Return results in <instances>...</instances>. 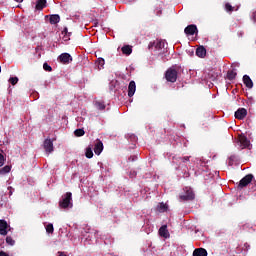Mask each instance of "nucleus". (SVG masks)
I'll return each mask as SVG.
<instances>
[{
    "label": "nucleus",
    "mask_w": 256,
    "mask_h": 256,
    "mask_svg": "<svg viewBox=\"0 0 256 256\" xmlns=\"http://www.w3.org/2000/svg\"><path fill=\"white\" fill-rule=\"evenodd\" d=\"M177 76H178L177 70H175L173 68H169L165 72V79L169 83H175L177 81Z\"/></svg>",
    "instance_id": "nucleus-3"
},
{
    "label": "nucleus",
    "mask_w": 256,
    "mask_h": 256,
    "mask_svg": "<svg viewBox=\"0 0 256 256\" xmlns=\"http://www.w3.org/2000/svg\"><path fill=\"white\" fill-rule=\"evenodd\" d=\"M218 77L219 75L215 71H210L208 73V79H210V81H215Z\"/></svg>",
    "instance_id": "nucleus-24"
},
{
    "label": "nucleus",
    "mask_w": 256,
    "mask_h": 256,
    "mask_svg": "<svg viewBox=\"0 0 256 256\" xmlns=\"http://www.w3.org/2000/svg\"><path fill=\"white\" fill-rule=\"evenodd\" d=\"M95 107L99 110V111H104L105 109V102L103 101H96L95 102Z\"/></svg>",
    "instance_id": "nucleus-22"
},
{
    "label": "nucleus",
    "mask_w": 256,
    "mask_h": 256,
    "mask_svg": "<svg viewBox=\"0 0 256 256\" xmlns=\"http://www.w3.org/2000/svg\"><path fill=\"white\" fill-rule=\"evenodd\" d=\"M95 25H97V22H95Z\"/></svg>",
    "instance_id": "nucleus-45"
},
{
    "label": "nucleus",
    "mask_w": 256,
    "mask_h": 256,
    "mask_svg": "<svg viewBox=\"0 0 256 256\" xmlns=\"http://www.w3.org/2000/svg\"><path fill=\"white\" fill-rule=\"evenodd\" d=\"M58 256H67V254H65V252H58Z\"/></svg>",
    "instance_id": "nucleus-41"
},
{
    "label": "nucleus",
    "mask_w": 256,
    "mask_h": 256,
    "mask_svg": "<svg viewBox=\"0 0 256 256\" xmlns=\"http://www.w3.org/2000/svg\"><path fill=\"white\" fill-rule=\"evenodd\" d=\"M184 33L186 35H195V33H198L197 25L190 24L184 29Z\"/></svg>",
    "instance_id": "nucleus-9"
},
{
    "label": "nucleus",
    "mask_w": 256,
    "mask_h": 256,
    "mask_svg": "<svg viewBox=\"0 0 256 256\" xmlns=\"http://www.w3.org/2000/svg\"><path fill=\"white\" fill-rule=\"evenodd\" d=\"M181 201H193L195 199V192L191 187H185L184 193L180 195Z\"/></svg>",
    "instance_id": "nucleus-2"
},
{
    "label": "nucleus",
    "mask_w": 256,
    "mask_h": 256,
    "mask_svg": "<svg viewBox=\"0 0 256 256\" xmlns=\"http://www.w3.org/2000/svg\"><path fill=\"white\" fill-rule=\"evenodd\" d=\"M74 135H75V137H83V135H85V130H83V129H76L75 131H74Z\"/></svg>",
    "instance_id": "nucleus-27"
},
{
    "label": "nucleus",
    "mask_w": 256,
    "mask_h": 256,
    "mask_svg": "<svg viewBox=\"0 0 256 256\" xmlns=\"http://www.w3.org/2000/svg\"><path fill=\"white\" fill-rule=\"evenodd\" d=\"M207 250L205 248H196L193 251V256H207Z\"/></svg>",
    "instance_id": "nucleus-17"
},
{
    "label": "nucleus",
    "mask_w": 256,
    "mask_h": 256,
    "mask_svg": "<svg viewBox=\"0 0 256 256\" xmlns=\"http://www.w3.org/2000/svg\"><path fill=\"white\" fill-rule=\"evenodd\" d=\"M235 119H238L239 121H243L247 117V109L245 108H239L235 114Z\"/></svg>",
    "instance_id": "nucleus-6"
},
{
    "label": "nucleus",
    "mask_w": 256,
    "mask_h": 256,
    "mask_svg": "<svg viewBox=\"0 0 256 256\" xmlns=\"http://www.w3.org/2000/svg\"><path fill=\"white\" fill-rule=\"evenodd\" d=\"M96 65H98V69L101 70V68L105 65V59L98 58V60L96 61Z\"/></svg>",
    "instance_id": "nucleus-28"
},
{
    "label": "nucleus",
    "mask_w": 256,
    "mask_h": 256,
    "mask_svg": "<svg viewBox=\"0 0 256 256\" xmlns=\"http://www.w3.org/2000/svg\"><path fill=\"white\" fill-rule=\"evenodd\" d=\"M47 7V0H37L35 4V11H43Z\"/></svg>",
    "instance_id": "nucleus-10"
},
{
    "label": "nucleus",
    "mask_w": 256,
    "mask_h": 256,
    "mask_svg": "<svg viewBox=\"0 0 256 256\" xmlns=\"http://www.w3.org/2000/svg\"><path fill=\"white\" fill-rule=\"evenodd\" d=\"M16 3H23V0H14Z\"/></svg>",
    "instance_id": "nucleus-42"
},
{
    "label": "nucleus",
    "mask_w": 256,
    "mask_h": 256,
    "mask_svg": "<svg viewBox=\"0 0 256 256\" xmlns=\"http://www.w3.org/2000/svg\"><path fill=\"white\" fill-rule=\"evenodd\" d=\"M176 159V161H179L180 163H188L189 159H191L190 156H185V157H178V158H173Z\"/></svg>",
    "instance_id": "nucleus-26"
},
{
    "label": "nucleus",
    "mask_w": 256,
    "mask_h": 256,
    "mask_svg": "<svg viewBox=\"0 0 256 256\" xmlns=\"http://www.w3.org/2000/svg\"><path fill=\"white\" fill-rule=\"evenodd\" d=\"M196 55L197 57L204 59V57L207 55V49H205L203 46L198 47L196 49Z\"/></svg>",
    "instance_id": "nucleus-16"
},
{
    "label": "nucleus",
    "mask_w": 256,
    "mask_h": 256,
    "mask_svg": "<svg viewBox=\"0 0 256 256\" xmlns=\"http://www.w3.org/2000/svg\"><path fill=\"white\" fill-rule=\"evenodd\" d=\"M163 47H165V42L158 40L155 44V48L156 49H163Z\"/></svg>",
    "instance_id": "nucleus-31"
},
{
    "label": "nucleus",
    "mask_w": 256,
    "mask_h": 256,
    "mask_svg": "<svg viewBox=\"0 0 256 256\" xmlns=\"http://www.w3.org/2000/svg\"><path fill=\"white\" fill-rule=\"evenodd\" d=\"M8 191H9V197H11V195H13V187L9 186Z\"/></svg>",
    "instance_id": "nucleus-38"
},
{
    "label": "nucleus",
    "mask_w": 256,
    "mask_h": 256,
    "mask_svg": "<svg viewBox=\"0 0 256 256\" xmlns=\"http://www.w3.org/2000/svg\"><path fill=\"white\" fill-rule=\"evenodd\" d=\"M73 194L71 192H67L62 196V200L59 202V207L61 209H68V207H73Z\"/></svg>",
    "instance_id": "nucleus-1"
},
{
    "label": "nucleus",
    "mask_w": 256,
    "mask_h": 256,
    "mask_svg": "<svg viewBox=\"0 0 256 256\" xmlns=\"http://www.w3.org/2000/svg\"><path fill=\"white\" fill-rule=\"evenodd\" d=\"M9 224L5 220H0V235H7L9 233Z\"/></svg>",
    "instance_id": "nucleus-8"
},
{
    "label": "nucleus",
    "mask_w": 256,
    "mask_h": 256,
    "mask_svg": "<svg viewBox=\"0 0 256 256\" xmlns=\"http://www.w3.org/2000/svg\"><path fill=\"white\" fill-rule=\"evenodd\" d=\"M6 243L7 245H10L11 247H13V245H15V240L11 236H7Z\"/></svg>",
    "instance_id": "nucleus-30"
},
{
    "label": "nucleus",
    "mask_w": 256,
    "mask_h": 256,
    "mask_svg": "<svg viewBox=\"0 0 256 256\" xmlns=\"http://www.w3.org/2000/svg\"><path fill=\"white\" fill-rule=\"evenodd\" d=\"M121 51L123 55H131V53H133V49L129 45L123 46Z\"/></svg>",
    "instance_id": "nucleus-20"
},
{
    "label": "nucleus",
    "mask_w": 256,
    "mask_h": 256,
    "mask_svg": "<svg viewBox=\"0 0 256 256\" xmlns=\"http://www.w3.org/2000/svg\"><path fill=\"white\" fill-rule=\"evenodd\" d=\"M254 179L253 174H248L246 176H244L238 183V189H244V187H247V185H249V183H252Z\"/></svg>",
    "instance_id": "nucleus-4"
},
{
    "label": "nucleus",
    "mask_w": 256,
    "mask_h": 256,
    "mask_svg": "<svg viewBox=\"0 0 256 256\" xmlns=\"http://www.w3.org/2000/svg\"><path fill=\"white\" fill-rule=\"evenodd\" d=\"M43 147H44L46 153H53V151H54L53 141H51V139H49V138L44 140Z\"/></svg>",
    "instance_id": "nucleus-7"
},
{
    "label": "nucleus",
    "mask_w": 256,
    "mask_h": 256,
    "mask_svg": "<svg viewBox=\"0 0 256 256\" xmlns=\"http://www.w3.org/2000/svg\"><path fill=\"white\" fill-rule=\"evenodd\" d=\"M239 143L241 144V147L243 149H247V147H249V145H251V142L249 141V139H247V136H245V135L239 136Z\"/></svg>",
    "instance_id": "nucleus-11"
},
{
    "label": "nucleus",
    "mask_w": 256,
    "mask_h": 256,
    "mask_svg": "<svg viewBox=\"0 0 256 256\" xmlns=\"http://www.w3.org/2000/svg\"><path fill=\"white\" fill-rule=\"evenodd\" d=\"M156 42H150L148 45V49H153V47H155Z\"/></svg>",
    "instance_id": "nucleus-36"
},
{
    "label": "nucleus",
    "mask_w": 256,
    "mask_h": 256,
    "mask_svg": "<svg viewBox=\"0 0 256 256\" xmlns=\"http://www.w3.org/2000/svg\"><path fill=\"white\" fill-rule=\"evenodd\" d=\"M69 33V30L67 29V27H65L62 31V35H67Z\"/></svg>",
    "instance_id": "nucleus-39"
},
{
    "label": "nucleus",
    "mask_w": 256,
    "mask_h": 256,
    "mask_svg": "<svg viewBox=\"0 0 256 256\" xmlns=\"http://www.w3.org/2000/svg\"><path fill=\"white\" fill-rule=\"evenodd\" d=\"M243 83L248 89H253V80H251V77H249V75L243 76Z\"/></svg>",
    "instance_id": "nucleus-14"
},
{
    "label": "nucleus",
    "mask_w": 256,
    "mask_h": 256,
    "mask_svg": "<svg viewBox=\"0 0 256 256\" xmlns=\"http://www.w3.org/2000/svg\"><path fill=\"white\" fill-rule=\"evenodd\" d=\"M43 69H44V71H48L49 73H51V71H53V68L47 62H45L43 64Z\"/></svg>",
    "instance_id": "nucleus-33"
},
{
    "label": "nucleus",
    "mask_w": 256,
    "mask_h": 256,
    "mask_svg": "<svg viewBox=\"0 0 256 256\" xmlns=\"http://www.w3.org/2000/svg\"><path fill=\"white\" fill-rule=\"evenodd\" d=\"M128 160L129 161H137V156H130L129 158H128Z\"/></svg>",
    "instance_id": "nucleus-37"
},
{
    "label": "nucleus",
    "mask_w": 256,
    "mask_h": 256,
    "mask_svg": "<svg viewBox=\"0 0 256 256\" xmlns=\"http://www.w3.org/2000/svg\"><path fill=\"white\" fill-rule=\"evenodd\" d=\"M6 160L7 159L5 158V156L2 153H0V167H3L5 165Z\"/></svg>",
    "instance_id": "nucleus-35"
},
{
    "label": "nucleus",
    "mask_w": 256,
    "mask_h": 256,
    "mask_svg": "<svg viewBox=\"0 0 256 256\" xmlns=\"http://www.w3.org/2000/svg\"><path fill=\"white\" fill-rule=\"evenodd\" d=\"M94 153L95 155H101L103 153V142L101 140H97L94 146Z\"/></svg>",
    "instance_id": "nucleus-13"
},
{
    "label": "nucleus",
    "mask_w": 256,
    "mask_h": 256,
    "mask_svg": "<svg viewBox=\"0 0 256 256\" xmlns=\"http://www.w3.org/2000/svg\"><path fill=\"white\" fill-rule=\"evenodd\" d=\"M9 83H11V85H17V83H19V78L18 77H10Z\"/></svg>",
    "instance_id": "nucleus-34"
},
{
    "label": "nucleus",
    "mask_w": 256,
    "mask_h": 256,
    "mask_svg": "<svg viewBox=\"0 0 256 256\" xmlns=\"http://www.w3.org/2000/svg\"><path fill=\"white\" fill-rule=\"evenodd\" d=\"M59 61H60V63H63V65H69V63H71V61H73V57H71V54H69V53H62L59 56Z\"/></svg>",
    "instance_id": "nucleus-5"
},
{
    "label": "nucleus",
    "mask_w": 256,
    "mask_h": 256,
    "mask_svg": "<svg viewBox=\"0 0 256 256\" xmlns=\"http://www.w3.org/2000/svg\"><path fill=\"white\" fill-rule=\"evenodd\" d=\"M225 9L228 13H233V11H235V8L232 7L229 3L225 4Z\"/></svg>",
    "instance_id": "nucleus-32"
},
{
    "label": "nucleus",
    "mask_w": 256,
    "mask_h": 256,
    "mask_svg": "<svg viewBox=\"0 0 256 256\" xmlns=\"http://www.w3.org/2000/svg\"><path fill=\"white\" fill-rule=\"evenodd\" d=\"M54 231L55 228L53 227V224L49 223L48 225H46V233L53 234Z\"/></svg>",
    "instance_id": "nucleus-29"
},
{
    "label": "nucleus",
    "mask_w": 256,
    "mask_h": 256,
    "mask_svg": "<svg viewBox=\"0 0 256 256\" xmlns=\"http://www.w3.org/2000/svg\"><path fill=\"white\" fill-rule=\"evenodd\" d=\"M85 155H86L87 159H93V149L91 148V146L86 148Z\"/></svg>",
    "instance_id": "nucleus-25"
},
{
    "label": "nucleus",
    "mask_w": 256,
    "mask_h": 256,
    "mask_svg": "<svg viewBox=\"0 0 256 256\" xmlns=\"http://www.w3.org/2000/svg\"><path fill=\"white\" fill-rule=\"evenodd\" d=\"M159 235L160 237H164V239H167L169 237V230H167V225H162L160 227Z\"/></svg>",
    "instance_id": "nucleus-15"
},
{
    "label": "nucleus",
    "mask_w": 256,
    "mask_h": 256,
    "mask_svg": "<svg viewBox=\"0 0 256 256\" xmlns=\"http://www.w3.org/2000/svg\"><path fill=\"white\" fill-rule=\"evenodd\" d=\"M230 159H233V156H232V157H230Z\"/></svg>",
    "instance_id": "nucleus-44"
},
{
    "label": "nucleus",
    "mask_w": 256,
    "mask_h": 256,
    "mask_svg": "<svg viewBox=\"0 0 256 256\" xmlns=\"http://www.w3.org/2000/svg\"><path fill=\"white\" fill-rule=\"evenodd\" d=\"M11 172V166L6 165L0 169V175H7V173Z\"/></svg>",
    "instance_id": "nucleus-23"
},
{
    "label": "nucleus",
    "mask_w": 256,
    "mask_h": 256,
    "mask_svg": "<svg viewBox=\"0 0 256 256\" xmlns=\"http://www.w3.org/2000/svg\"><path fill=\"white\" fill-rule=\"evenodd\" d=\"M167 209H169V207L167 206V204H165V203H163V202H161V203L157 206V208H156V210H157L159 213H165V212L167 211Z\"/></svg>",
    "instance_id": "nucleus-19"
},
{
    "label": "nucleus",
    "mask_w": 256,
    "mask_h": 256,
    "mask_svg": "<svg viewBox=\"0 0 256 256\" xmlns=\"http://www.w3.org/2000/svg\"><path fill=\"white\" fill-rule=\"evenodd\" d=\"M49 21L51 25H57L61 21V17L58 14H53L50 16Z\"/></svg>",
    "instance_id": "nucleus-18"
},
{
    "label": "nucleus",
    "mask_w": 256,
    "mask_h": 256,
    "mask_svg": "<svg viewBox=\"0 0 256 256\" xmlns=\"http://www.w3.org/2000/svg\"><path fill=\"white\" fill-rule=\"evenodd\" d=\"M252 19H253V21H256V11L253 12Z\"/></svg>",
    "instance_id": "nucleus-40"
},
{
    "label": "nucleus",
    "mask_w": 256,
    "mask_h": 256,
    "mask_svg": "<svg viewBox=\"0 0 256 256\" xmlns=\"http://www.w3.org/2000/svg\"><path fill=\"white\" fill-rule=\"evenodd\" d=\"M235 77H237V72H235L234 70H230L227 72V79L229 81H233V79H235Z\"/></svg>",
    "instance_id": "nucleus-21"
},
{
    "label": "nucleus",
    "mask_w": 256,
    "mask_h": 256,
    "mask_svg": "<svg viewBox=\"0 0 256 256\" xmlns=\"http://www.w3.org/2000/svg\"><path fill=\"white\" fill-rule=\"evenodd\" d=\"M0 73H1V66H0Z\"/></svg>",
    "instance_id": "nucleus-43"
},
{
    "label": "nucleus",
    "mask_w": 256,
    "mask_h": 256,
    "mask_svg": "<svg viewBox=\"0 0 256 256\" xmlns=\"http://www.w3.org/2000/svg\"><path fill=\"white\" fill-rule=\"evenodd\" d=\"M135 91H137V85L135 84V81L132 80L128 85V97H133Z\"/></svg>",
    "instance_id": "nucleus-12"
}]
</instances>
